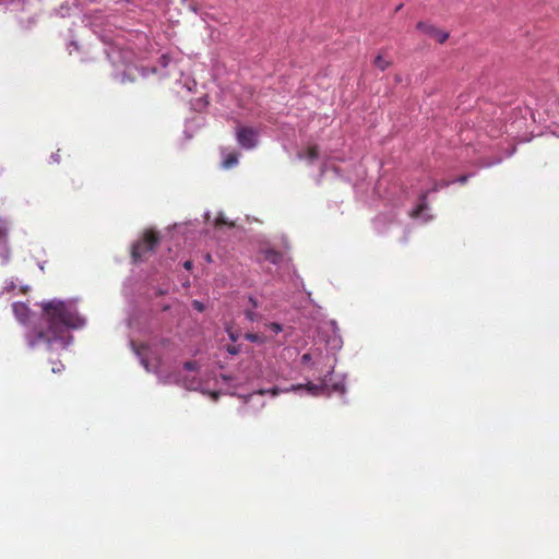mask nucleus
<instances>
[{
	"label": "nucleus",
	"mask_w": 559,
	"mask_h": 559,
	"mask_svg": "<svg viewBox=\"0 0 559 559\" xmlns=\"http://www.w3.org/2000/svg\"><path fill=\"white\" fill-rule=\"evenodd\" d=\"M326 376L322 379L321 381V384H313V383H307V384H298V385H293L290 389H287L285 390V392H288V391H296V390H301V389H306L311 395H320L321 393H323L324 391V388L326 386Z\"/></svg>",
	"instance_id": "nucleus-5"
},
{
	"label": "nucleus",
	"mask_w": 559,
	"mask_h": 559,
	"mask_svg": "<svg viewBox=\"0 0 559 559\" xmlns=\"http://www.w3.org/2000/svg\"><path fill=\"white\" fill-rule=\"evenodd\" d=\"M258 393L261 395L271 393L273 396H276L280 393V390L277 388H272L270 390H259Z\"/></svg>",
	"instance_id": "nucleus-15"
},
{
	"label": "nucleus",
	"mask_w": 559,
	"mask_h": 559,
	"mask_svg": "<svg viewBox=\"0 0 559 559\" xmlns=\"http://www.w3.org/2000/svg\"><path fill=\"white\" fill-rule=\"evenodd\" d=\"M249 301H250V304L252 305V307H253V308H257V307H258V301H257V299H255V298L250 297V298H249Z\"/></svg>",
	"instance_id": "nucleus-24"
},
{
	"label": "nucleus",
	"mask_w": 559,
	"mask_h": 559,
	"mask_svg": "<svg viewBox=\"0 0 559 559\" xmlns=\"http://www.w3.org/2000/svg\"><path fill=\"white\" fill-rule=\"evenodd\" d=\"M215 225L216 226H222V225H229V226H233V224L228 223L227 219L224 217V216H218L215 221Z\"/></svg>",
	"instance_id": "nucleus-16"
},
{
	"label": "nucleus",
	"mask_w": 559,
	"mask_h": 559,
	"mask_svg": "<svg viewBox=\"0 0 559 559\" xmlns=\"http://www.w3.org/2000/svg\"><path fill=\"white\" fill-rule=\"evenodd\" d=\"M416 28L424 34L435 38L438 43L443 44L449 38V33L439 29L432 24L426 23V22H418L416 25Z\"/></svg>",
	"instance_id": "nucleus-4"
},
{
	"label": "nucleus",
	"mask_w": 559,
	"mask_h": 559,
	"mask_svg": "<svg viewBox=\"0 0 559 559\" xmlns=\"http://www.w3.org/2000/svg\"><path fill=\"white\" fill-rule=\"evenodd\" d=\"M192 265H193V263H192V261H190V260H188V261H186V262L183 263V266H185V269H186V270H191V269H192Z\"/></svg>",
	"instance_id": "nucleus-22"
},
{
	"label": "nucleus",
	"mask_w": 559,
	"mask_h": 559,
	"mask_svg": "<svg viewBox=\"0 0 559 559\" xmlns=\"http://www.w3.org/2000/svg\"><path fill=\"white\" fill-rule=\"evenodd\" d=\"M427 194H428V192H425L421 194L420 203L417 205V207L412 213L413 217L420 216V214L427 209V203H426Z\"/></svg>",
	"instance_id": "nucleus-9"
},
{
	"label": "nucleus",
	"mask_w": 559,
	"mask_h": 559,
	"mask_svg": "<svg viewBox=\"0 0 559 559\" xmlns=\"http://www.w3.org/2000/svg\"><path fill=\"white\" fill-rule=\"evenodd\" d=\"M245 314H246V318H247L249 321H251V322L255 321V320H257V317H258V314H257L254 311H252V310H247V311L245 312Z\"/></svg>",
	"instance_id": "nucleus-18"
},
{
	"label": "nucleus",
	"mask_w": 559,
	"mask_h": 559,
	"mask_svg": "<svg viewBox=\"0 0 559 559\" xmlns=\"http://www.w3.org/2000/svg\"><path fill=\"white\" fill-rule=\"evenodd\" d=\"M310 360H311V354L310 353H306V354H304L301 356L302 364H308Z\"/></svg>",
	"instance_id": "nucleus-20"
},
{
	"label": "nucleus",
	"mask_w": 559,
	"mask_h": 559,
	"mask_svg": "<svg viewBox=\"0 0 559 559\" xmlns=\"http://www.w3.org/2000/svg\"><path fill=\"white\" fill-rule=\"evenodd\" d=\"M245 338L252 343L263 344L265 342V336L259 333H246Z\"/></svg>",
	"instance_id": "nucleus-10"
},
{
	"label": "nucleus",
	"mask_w": 559,
	"mask_h": 559,
	"mask_svg": "<svg viewBox=\"0 0 559 559\" xmlns=\"http://www.w3.org/2000/svg\"><path fill=\"white\" fill-rule=\"evenodd\" d=\"M39 306L40 316L24 336L26 347L48 353L66 349L72 342L70 331L83 328L85 319L71 302L52 299Z\"/></svg>",
	"instance_id": "nucleus-1"
},
{
	"label": "nucleus",
	"mask_w": 559,
	"mask_h": 559,
	"mask_svg": "<svg viewBox=\"0 0 559 559\" xmlns=\"http://www.w3.org/2000/svg\"><path fill=\"white\" fill-rule=\"evenodd\" d=\"M62 369H63V365L61 364V361H52L51 371L53 373L60 372V371H62Z\"/></svg>",
	"instance_id": "nucleus-14"
},
{
	"label": "nucleus",
	"mask_w": 559,
	"mask_h": 559,
	"mask_svg": "<svg viewBox=\"0 0 559 559\" xmlns=\"http://www.w3.org/2000/svg\"><path fill=\"white\" fill-rule=\"evenodd\" d=\"M8 240H9L8 228L0 226V249L3 251V253H2L3 260H8L10 257Z\"/></svg>",
	"instance_id": "nucleus-7"
},
{
	"label": "nucleus",
	"mask_w": 559,
	"mask_h": 559,
	"mask_svg": "<svg viewBox=\"0 0 559 559\" xmlns=\"http://www.w3.org/2000/svg\"><path fill=\"white\" fill-rule=\"evenodd\" d=\"M266 326L275 334L282 332L283 330L282 325L276 322L269 323Z\"/></svg>",
	"instance_id": "nucleus-13"
},
{
	"label": "nucleus",
	"mask_w": 559,
	"mask_h": 559,
	"mask_svg": "<svg viewBox=\"0 0 559 559\" xmlns=\"http://www.w3.org/2000/svg\"><path fill=\"white\" fill-rule=\"evenodd\" d=\"M467 179H468V176L463 175V176L457 178V181L463 185V183H465L467 181Z\"/></svg>",
	"instance_id": "nucleus-21"
},
{
	"label": "nucleus",
	"mask_w": 559,
	"mask_h": 559,
	"mask_svg": "<svg viewBox=\"0 0 559 559\" xmlns=\"http://www.w3.org/2000/svg\"><path fill=\"white\" fill-rule=\"evenodd\" d=\"M206 260L211 261V255L210 254L206 255Z\"/></svg>",
	"instance_id": "nucleus-26"
},
{
	"label": "nucleus",
	"mask_w": 559,
	"mask_h": 559,
	"mask_svg": "<svg viewBox=\"0 0 559 559\" xmlns=\"http://www.w3.org/2000/svg\"><path fill=\"white\" fill-rule=\"evenodd\" d=\"M193 305H194V308H195V309H198L199 311H202V310H203V305H202L201 302H199V301H197V300H195V301L193 302Z\"/></svg>",
	"instance_id": "nucleus-23"
},
{
	"label": "nucleus",
	"mask_w": 559,
	"mask_h": 559,
	"mask_svg": "<svg viewBox=\"0 0 559 559\" xmlns=\"http://www.w3.org/2000/svg\"><path fill=\"white\" fill-rule=\"evenodd\" d=\"M449 182L442 181L440 183H435L432 191H437L439 188L448 187Z\"/></svg>",
	"instance_id": "nucleus-19"
},
{
	"label": "nucleus",
	"mask_w": 559,
	"mask_h": 559,
	"mask_svg": "<svg viewBox=\"0 0 559 559\" xmlns=\"http://www.w3.org/2000/svg\"><path fill=\"white\" fill-rule=\"evenodd\" d=\"M238 163V157L236 154H229L223 162V167L228 169L234 167Z\"/></svg>",
	"instance_id": "nucleus-12"
},
{
	"label": "nucleus",
	"mask_w": 559,
	"mask_h": 559,
	"mask_svg": "<svg viewBox=\"0 0 559 559\" xmlns=\"http://www.w3.org/2000/svg\"><path fill=\"white\" fill-rule=\"evenodd\" d=\"M299 158H307L310 163L314 162L319 157V147L311 145L306 150V153H299Z\"/></svg>",
	"instance_id": "nucleus-8"
},
{
	"label": "nucleus",
	"mask_w": 559,
	"mask_h": 559,
	"mask_svg": "<svg viewBox=\"0 0 559 559\" xmlns=\"http://www.w3.org/2000/svg\"><path fill=\"white\" fill-rule=\"evenodd\" d=\"M183 368L189 371H193L197 369V362L195 361H186L183 364Z\"/></svg>",
	"instance_id": "nucleus-17"
},
{
	"label": "nucleus",
	"mask_w": 559,
	"mask_h": 559,
	"mask_svg": "<svg viewBox=\"0 0 559 559\" xmlns=\"http://www.w3.org/2000/svg\"><path fill=\"white\" fill-rule=\"evenodd\" d=\"M236 138L238 144L245 150H252L258 144V132L251 127H239Z\"/></svg>",
	"instance_id": "nucleus-3"
},
{
	"label": "nucleus",
	"mask_w": 559,
	"mask_h": 559,
	"mask_svg": "<svg viewBox=\"0 0 559 559\" xmlns=\"http://www.w3.org/2000/svg\"><path fill=\"white\" fill-rule=\"evenodd\" d=\"M159 243V235L157 231L147 229L144 231L141 239H139L131 250V257L133 261L141 262L147 258L148 254L153 253Z\"/></svg>",
	"instance_id": "nucleus-2"
},
{
	"label": "nucleus",
	"mask_w": 559,
	"mask_h": 559,
	"mask_svg": "<svg viewBox=\"0 0 559 559\" xmlns=\"http://www.w3.org/2000/svg\"><path fill=\"white\" fill-rule=\"evenodd\" d=\"M391 62L386 59H384L381 55L377 56L374 59V66L380 69L381 71H384L390 67Z\"/></svg>",
	"instance_id": "nucleus-11"
},
{
	"label": "nucleus",
	"mask_w": 559,
	"mask_h": 559,
	"mask_svg": "<svg viewBox=\"0 0 559 559\" xmlns=\"http://www.w3.org/2000/svg\"><path fill=\"white\" fill-rule=\"evenodd\" d=\"M261 254L263 255L265 261H269L274 265L282 263L284 259L283 253L274 249H264L261 251Z\"/></svg>",
	"instance_id": "nucleus-6"
},
{
	"label": "nucleus",
	"mask_w": 559,
	"mask_h": 559,
	"mask_svg": "<svg viewBox=\"0 0 559 559\" xmlns=\"http://www.w3.org/2000/svg\"><path fill=\"white\" fill-rule=\"evenodd\" d=\"M228 352L233 355H236L238 353V349L236 347H228Z\"/></svg>",
	"instance_id": "nucleus-25"
}]
</instances>
